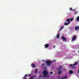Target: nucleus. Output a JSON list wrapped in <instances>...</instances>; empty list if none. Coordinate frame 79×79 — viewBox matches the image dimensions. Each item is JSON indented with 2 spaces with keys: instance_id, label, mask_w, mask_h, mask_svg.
Masks as SVG:
<instances>
[{
  "instance_id": "nucleus-1",
  "label": "nucleus",
  "mask_w": 79,
  "mask_h": 79,
  "mask_svg": "<svg viewBox=\"0 0 79 79\" xmlns=\"http://www.w3.org/2000/svg\"><path fill=\"white\" fill-rule=\"evenodd\" d=\"M66 21H67L69 23H67L66 22H65L64 23V25L65 26H67V25H68V24H70V22L73 21V18H71L66 19Z\"/></svg>"
},
{
  "instance_id": "nucleus-2",
  "label": "nucleus",
  "mask_w": 79,
  "mask_h": 79,
  "mask_svg": "<svg viewBox=\"0 0 79 79\" xmlns=\"http://www.w3.org/2000/svg\"><path fill=\"white\" fill-rule=\"evenodd\" d=\"M48 74V72L44 70L43 72V76L44 77H47V75Z\"/></svg>"
},
{
  "instance_id": "nucleus-3",
  "label": "nucleus",
  "mask_w": 79,
  "mask_h": 79,
  "mask_svg": "<svg viewBox=\"0 0 79 79\" xmlns=\"http://www.w3.org/2000/svg\"><path fill=\"white\" fill-rule=\"evenodd\" d=\"M77 64V63L75 62L73 64H70L69 65V66H71V68L73 69L74 68H76V67H74V66H76V64Z\"/></svg>"
},
{
  "instance_id": "nucleus-4",
  "label": "nucleus",
  "mask_w": 79,
  "mask_h": 79,
  "mask_svg": "<svg viewBox=\"0 0 79 79\" xmlns=\"http://www.w3.org/2000/svg\"><path fill=\"white\" fill-rule=\"evenodd\" d=\"M46 63L48 66H50V64H52L53 63L52 61H51L50 60H48L46 61Z\"/></svg>"
},
{
  "instance_id": "nucleus-5",
  "label": "nucleus",
  "mask_w": 79,
  "mask_h": 79,
  "mask_svg": "<svg viewBox=\"0 0 79 79\" xmlns=\"http://www.w3.org/2000/svg\"><path fill=\"white\" fill-rule=\"evenodd\" d=\"M77 37L76 36H74L72 37V39L71 40V42L73 41H75V40L76 39Z\"/></svg>"
},
{
  "instance_id": "nucleus-6",
  "label": "nucleus",
  "mask_w": 79,
  "mask_h": 79,
  "mask_svg": "<svg viewBox=\"0 0 79 79\" xmlns=\"http://www.w3.org/2000/svg\"><path fill=\"white\" fill-rule=\"evenodd\" d=\"M61 39L62 40H63V41H64V42H66V39L64 36H62L61 37Z\"/></svg>"
},
{
  "instance_id": "nucleus-7",
  "label": "nucleus",
  "mask_w": 79,
  "mask_h": 79,
  "mask_svg": "<svg viewBox=\"0 0 79 79\" xmlns=\"http://www.w3.org/2000/svg\"><path fill=\"white\" fill-rule=\"evenodd\" d=\"M45 48H48V47H49V44H46L45 45Z\"/></svg>"
},
{
  "instance_id": "nucleus-8",
  "label": "nucleus",
  "mask_w": 79,
  "mask_h": 79,
  "mask_svg": "<svg viewBox=\"0 0 79 79\" xmlns=\"http://www.w3.org/2000/svg\"><path fill=\"white\" fill-rule=\"evenodd\" d=\"M31 66L32 68H35L36 67V66L35 65V64H32Z\"/></svg>"
},
{
  "instance_id": "nucleus-9",
  "label": "nucleus",
  "mask_w": 79,
  "mask_h": 79,
  "mask_svg": "<svg viewBox=\"0 0 79 79\" xmlns=\"http://www.w3.org/2000/svg\"><path fill=\"white\" fill-rule=\"evenodd\" d=\"M56 37L57 39H58V38L60 37V34H59V33H57V34Z\"/></svg>"
},
{
  "instance_id": "nucleus-10",
  "label": "nucleus",
  "mask_w": 79,
  "mask_h": 79,
  "mask_svg": "<svg viewBox=\"0 0 79 79\" xmlns=\"http://www.w3.org/2000/svg\"><path fill=\"white\" fill-rule=\"evenodd\" d=\"M69 74H72L73 73V71L70 70L69 71Z\"/></svg>"
},
{
  "instance_id": "nucleus-11",
  "label": "nucleus",
  "mask_w": 79,
  "mask_h": 79,
  "mask_svg": "<svg viewBox=\"0 0 79 79\" xmlns=\"http://www.w3.org/2000/svg\"><path fill=\"white\" fill-rule=\"evenodd\" d=\"M27 76H29V77H30L31 76V74H29V75L28 76V75L26 74L25 76H24V77H27Z\"/></svg>"
},
{
  "instance_id": "nucleus-12",
  "label": "nucleus",
  "mask_w": 79,
  "mask_h": 79,
  "mask_svg": "<svg viewBox=\"0 0 79 79\" xmlns=\"http://www.w3.org/2000/svg\"><path fill=\"white\" fill-rule=\"evenodd\" d=\"M75 29L76 30H79V27H77V26H76L75 27Z\"/></svg>"
},
{
  "instance_id": "nucleus-13",
  "label": "nucleus",
  "mask_w": 79,
  "mask_h": 79,
  "mask_svg": "<svg viewBox=\"0 0 79 79\" xmlns=\"http://www.w3.org/2000/svg\"><path fill=\"white\" fill-rule=\"evenodd\" d=\"M77 21H79V16H78L77 18Z\"/></svg>"
},
{
  "instance_id": "nucleus-14",
  "label": "nucleus",
  "mask_w": 79,
  "mask_h": 79,
  "mask_svg": "<svg viewBox=\"0 0 79 79\" xmlns=\"http://www.w3.org/2000/svg\"><path fill=\"white\" fill-rule=\"evenodd\" d=\"M61 71H59L58 74H61Z\"/></svg>"
},
{
  "instance_id": "nucleus-15",
  "label": "nucleus",
  "mask_w": 79,
  "mask_h": 79,
  "mask_svg": "<svg viewBox=\"0 0 79 79\" xmlns=\"http://www.w3.org/2000/svg\"><path fill=\"white\" fill-rule=\"evenodd\" d=\"M38 71V69H36L35 70V73H37V71Z\"/></svg>"
},
{
  "instance_id": "nucleus-16",
  "label": "nucleus",
  "mask_w": 79,
  "mask_h": 79,
  "mask_svg": "<svg viewBox=\"0 0 79 79\" xmlns=\"http://www.w3.org/2000/svg\"><path fill=\"white\" fill-rule=\"evenodd\" d=\"M63 26L62 27L60 28V30H61L62 29H63Z\"/></svg>"
},
{
  "instance_id": "nucleus-17",
  "label": "nucleus",
  "mask_w": 79,
  "mask_h": 79,
  "mask_svg": "<svg viewBox=\"0 0 79 79\" xmlns=\"http://www.w3.org/2000/svg\"><path fill=\"white\" fill-rule=\"evenodd\" d=\"M64 79H65V78H66V79H67V76H65L64 77Z\"/></svg>"
},
{
  "instance_id": "nucleus-18",
  "label": "nucleus",
  "mask_w": 79,
  "mask_h": 79,
  "mask_svg": "<svg viewBox=\"0 0 79 79\" xmlns=\"http://www.w3.org/2000/svg\"><path fill=\"white\" fill-rule=\"evenodd\" d=\"M52 73H53V72H50L49 74H52Z\"/></svg>"
},
{
  "instance_id": "nucleus-19",
  "label": "nucleus",
  "mask_w": 79,
  "mask_h": 79,
  "mask_svg": "<svg viewBox=\"0 0 79 79\" xmlns=\"http://www.w3.org/2000/svg\"><path fill=\"white\" fill-rule=\"evenodd\" d=\"M77 12L76 11L75 13V14L76 15V14H77Z\"/></svg>"
},
{
  "instance_id": "nucleus-20",
  "label": "nucleus",
  "mask_w": 79,
  "mask_h": 79,
  "mask_svg": "<svg viewBox=\"0 0 79 79\" xmlns=\"http://www.w3.org/2000/svg\"><path fill=\"white\" fill-rule=\"evenodd\" d=\"M70 11H72V8H70Z\"/></svg>"
},
{
  "instance_id": "nucleus-21",
  "label": "nucleus",
  "mask_w": 79,
  "mask_h": 79,
  "mask_svg": "<svg viewBox=\"0 0 79 79\" xmlns=\"http://www.w3.org/2000/svg\"><path fill=\"white\" fill-rule=\"evenodd\" d=\"M60 69H61L62 68V67H61V66H60Z\"/></svg>"
},
{
  "instance_id": "nucleus-22",
  "label": "nucleus",
  "mask_w": 79,
  "mask_h": 79,
  "mask_svg": "<svg viewBox=\"0 0 79 79\" xmlns=\"http://www.w3.org/2000/svg\"><path fill=\"white\" fill-rule=\"evenodd\" d=\"M79 73V69L78 70V72H77V73Z\"/></svg>"
},
{
  "instance_id": "nucleus-23",
  "label": "nucleus",
  "mask_w": 79,
  "mask_h": 79,
  "mask_svg": "<svg viewBox=\"0 0 79 79\" xmlns=\"http://www.w3.org/2000/svg\"><path fill=\"white\" fill-rule=\"evenodd\" d=\"M72 11H74V9H73L72 10Z\"/></svg>"
},
{
  "instance_id": "nucleus-24",
  "label": "nucleus",
  "mask_w": 79,
  "mask_h": 79,
  "mask_svg": "<svg viewBox=\"0 0 79 79\" xmlns=\"http://www.w3.org/2000/svg\"><path fill=\"white\" fill-rule=\"evenodd\" d=\"M42 66H44V64H42Z\"/></svg>"
},
{
  "instance_id": "nucleus-25",
  "label": "nucleus",
  "mask_w": 79,
  "mask_h": 79,
  "mask_svg": "<svg viewBox=\"0 0 79 79\" xmlns=\"http://www.w3.org/2000/svg\"><path fill=\"white\" fill-rule=\"evenodd\" d=\"M77 48L79 49V47H78V46H77Z\"/></svg>"
},
{
  "instance_id": "nucleus-26",
  "label": "nucleus",
  "mask_w": 79,
  "mask_h": 79,
  "mask_svg": "<svg viewBox=\"0 0 79 79\" xmlns=\"http://www.w3.org/2000/svg\"><path fill=\"white\" fill-rule=\"evenodd\" d=\"M53 48L55 47V46H53Z\"/></svg>"
},
{
  "instance_id": "nucleus-27",
  "label": "nucleus",
  "mask_w": 79,
  "mask_h": 79,
  "mask_svg": "<svg viewBox=\"0 0 79 79\" xmlns=\"http://www.w3.org/2000/svg\"><path fill=\"white\" fill-rule=\"evenodd\" d=\"M24 79H27V78H25Z\"/></svg>"
},
{
  "instance_id": "nucleus-28",
  "label": "nucleus",
  "mask_w": 79,
  "mask_h": 79,
  "mask_svg": "<svg viewBox=\"0 0 79 79\" xmlns=\"http://www.w3.org/2000/svg\"><path fill=\"white\" fill-rule=\"evenodd\" d=\"M78 53H79V51H78Z\"/></svg>"
}]
</instances>
